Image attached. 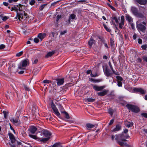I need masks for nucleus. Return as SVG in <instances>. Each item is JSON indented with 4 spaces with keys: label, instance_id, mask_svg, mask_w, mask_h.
<instances>
[{
    "label": "nucleus",
    "instance_id": "c03bdc74",
    "mask_svg": "<svg viewBox=\"0 0 147 147\" xmlns=\"http://www.w3.org/2000/svg\"><path fill=\"white\" fill-rule=\"evenodd\" d=\"M61 15H59L57 16V20H56L57 22H58V21L60 18H61Z\"/></svg>",
    "mask_w": 147,
    "mask_h": 147
},
{
    "label": "nucleus",
    "instance_id": "dca6fc26",
    "mask_svg": "<svg viewBox=\"0 0 147 147\" xmlns=\"http://www.w3.org/2000/svg\"><path fill=\"white\" fill-rule=\"evenodd\" d=\"M37 130V128L33 126L30 127L29 129L30 132L32 134H34Z\"/></svg>",
    "mask_w": 147,
    "mask_h": 147
},
{
    "label": "nucleus",
    "instance_id": "f03ea898",
    "mask_svg": "<svg viewBox=\"0 0 147 147\" xmlns=\"http://www.w3.org/2000/svg\"><path fill=\"white\" fill-rule=\"evenodd\" d=\"M129 136L125 135L123 134H119L118 135H116L115 140L117 141V142L121 146H123L124 143L123 142H121L125 141H126V139L129 138Z\"/></svg>",
    "mask_w": 147,
    "mask_h": 147
},
{
    "label": "nucleus",
    "instance_id": "338daca9",
    "mask_svg": "<svg viewBox=\"0 0 147 147\" xmlns=\"http://www.w3.org/2000/svg\"><path fill=\"white\" fill-rule=\"evenodd\" d=\"M24 71H21L18 72V73L20 74H23Z\"/></svg>",
    "mask_w": 147,
    "mask_h": 147
},
{
    "label": "nucleus",
    "instance_id": "a878e982",
    "mask_svg": "<svg viewBox=\"0 0 147 147\" xmlns=\"http://www.w3.org/2000/svg\"><path fill=\"white\" fill-rule=\"evenodd\" d=\"M86 126L87 129H91L94 127L95 125H94L90 123H87L86 124Z\"/></svg>",
    "mask_w": 147,
    "mask_h": 147
},
{
    "label": "nucleus",
    "instance_id": "f3484780",
    "mask_svg": "<svg viewBox=\"0 0 147 147\" xmlns=\"http://www.w3.org/2000/svg\"><path fill=\"white\" fill-rule=\"evenodd\" d=\"M108 92V90H104L101 92H98V96H103L106 94Z\"/></svg>",
    "mask_w": 147,
    "mask_h": 147
},
{
    "label": "nucleus",
    "instance_id": "2f4dec72",
    "mask_svg": "<svg viewBox=\"0 0 147 147\" xmlns=\"http://www.w3.org/2000/svg\"><path fill=\"white\" fill-rule=\"evenodd\" d=\"M86 100H87L89 102H94L95 101V99H94V98H87L86 99Z\"/></svg>",
    "mask_w": 147,
    "mask_h": 147
},
{
    "label": "nucleus",
    "instance_id": "774afa93",
    "mask_svg": "<svg viewBox=\"0 0 147 147\" xmlns=\"http://www.w3.org/2000/svg\"><path fill=\"white\" fill-rule=\"evenodd\" d=\"M143 59L144 61L147 62V57H144L143 58Z\"/></svg>",
    "mask_w": 147,
    "mask_h": 147
},
{
    "label": "nucleus",
    "instance_id": "4468645a",
    "mask_svg": "<svg viewBox=\"0 0 147 147\" xmlns=\"http://www.w3.org/2000/svg\"><path fill=\"white\" fill-rule=\"evenodd\" d=\"M8 135L11 143H14L16 141V139L14 135L11 133H9Z\"/></svg>",
    "mask_w": 147,
    "mask_h": 147
},
{
    "label": "nucleus",
    "instance_id": "680f3d73",
    "mask_svg": "<svg viewBox=\"0 0 147 147\" xmlns=\"http://www.w3.org/2000/svg\"><path fill=\"white\" fill-rule=\"evenodd\" d=\"M9 125H10V128L11 129V130H12L15 133V131L14 130V129H13V128L11 127L10 123H9Z\"/></svg>",
    "mask_w": 147,
    "mask_h": 147
},
{
    "label": "nucleus",
    "instance_id": "6ab92c4d",
    "mask_svg": "<svg viewBox=\"0 0 147 147\" xmlns=\"http://www.w3.org/2000/svg\"><path fill=\"white\" fill-rule=\"evenodd\" d=\"M76 18V16L74 14H70L69 16V22L70 23V20H74Z\"/></svg>",
    "mask_w": 147,
    "mask_h": 147
},
{
    "label": "nucleus",
    "instance_id": "052dcab7",
    "mask_svg": "<svg viewBox=\"0 0 147 147\" xmlns=\"http://www.w3.org/2000/svg\"><path fill=\"white\" fill-rule=\"evenodd\" d=\"M115 136H116V135H112V136H111V138H112V139L113 140H114L115 139Z\"/></svg>",
    "mask_w": 147,
    "mask_h": 147
},
{
    "label": "nucleus",
    "instance_id": "13d9d810",
    "mask_svg": "<svg viewBox=\"0 0 147 147\" xmlns=\"http://www.w3.org/2000/svg\"><path fill=\"white\" fill-rule=\"evenodd\" d=\"M109 113L111 115H113V112L111 110H109Z\"/></svg>",
    "mask_w": 147,
    "mask_h": 147
},
{
    "label": "nucleus",
    "instance_id": "412c9836",
    "mask_svg": "<svg viewBox=\"0 0 147 147\" xmlns=\"http://www.w3.org/2000/svg\"><path fill=\"white\" fill-rule=\"evenodd\" d=\"M126 19L129 22L131 23L133 22V19L129 15H127L125 16Z\"/></svg>",
    "mask_w": 147,
    "mask_h": 147
},
{
    "label": "nucleus",
    "instance_id": "473e14b6",
    "mask_svg": "<svg viewBox=\"0 0 147 147\" xmlns=\"http://www.w3.org/2000/svg\"><path fill=\"white\" fill-rule=\"evenodd\" d=\"M59 108L61 113H63V112H64L63 111V107H62L60 105L59 106Z\"/></svg>",
    "mask_w": 147,
    "mask_h": 147
},
{
    "label": "nucleus",
    "instance_id": "37998d69",
    "mask_svg": "<svg viewBox=\"0 0 147 147\" xmlns=\"http://www.w3.org/2000/svg\"><path fill=\"white\" fill-rule=\"evenodd\" d=\"M24 87L26 90L29 91L30 90L29 88L26 85H24Z\"/></svg>",
    "mask_w": 147,
    "mask_h": 147
},
{
    "label": "nucleus",
    "instance_id": "9b49d317",
    "mask_svg": "<svg viewBox=\"0 0 147 147\" xmlns=\"http://www.w3.org/2000/svg\"><path fill=\"white\" fill-rule=\"evenodd\" d=\"M124 16H122L121 17V22L119 24V27L121 29H123L124 27Z\"/></svg>",
    "mask_w": 147,
    "mask_h": 147
},
{
    "label": "nucleus",
    "instance_id": "c756f323",
    "mask_svg": "<svg viewBox=\"0 0 147 147\" xmlns=\"http://www.w3.org/2000/svg\"><path fill=\"white\" fill-rule=\"evenodd\" d=\"M103 26L104 28L107 31L109 32H111V30L109 28H108L105 24H103Z\"/></svg>",
    "mask_w": 147,
    "mask_h": 147
},
{
    "label": "nucleus",
    "instance_id": "3c124183",
    "mask_svg": "<svg viewBox=\"0 0 147 147\" xmlns=\"http://www.w3.org/2000/svg\"><path fill=\"white\" fill-rule=\"evenodd\" d=\"M43 83H47L49 84L50 82V81L47 80H44L43 81Z\"/></svg>",
    "mask_w": 147,
    "mask_h": 147
},
{
    "label": "nucleus",
    "instance_id": "6e6d98bb",
    "mask_svg": "<svg viewBox=\"0 0 147 147\" xmlns=\"http://www.w3.org/2000/svg\"><path fill=\"white\" fill-rule=\"evenodd\" d=\"M110 42L112 45H113L114 43V41L112 39H111Z\"/></svg>",
    "mask_w": 147,
    "mask_h": 147
},
{
    "label": "nucleus",
    "instance_id": "79ce46f5",
    "mask_svg": "<svg viewBox=\"0 0 147 147\" xmlns=\"http://www.w3.org/2000/svg\"><path fill=\"white\" fill-rule=\"evenodd\" d=\"M116 78L119 80L120 81H122L123 80L122 78L120 76H117L116 77Z\"/></svg>",
    "mask_w": 147,
    "mask_h": 147
},
{
    "label": "nucleus",
    "instance_id": "8fccbe9b",
    "mask_svg": "<svg viewBox=\"0 0 147 147\" xmlns=\"http://www.w3.org/2000/svg\"><path fill=\"white\" fill-rule=\"evenodd\" d=\"M34 41L36 43H38L39 41V40L38 38H35L34 39Z\"/></svg>",
    "mask_w": 147,
    "mask_h": 147
},
{
    "label": "nucleus",
    "instance_id": "4d7b16f0",
    "mask_svg": "<svg viewBox=\"0 0 147 147\" xmlns=\"http://www.w3.org/2000/svg\"><path fill=\"white\" fill-rule=\"evenodd\" d=\"M138 43L139 44H141L142 43V40L141 39L139 38L138 39Z\"/></svg>",
    "mask_w": 147,
    "mask_h": 147
},
{
    "label": "nucleus",
    "instance_id": "09e8293b",
    "mask_svg": "<svg viewBox=\"0 0 147 147\" xmlns=\"http://www.w3.org/2000/svg\"><path fill=\"white\" fill-rule=\"evenodd\" d=\"M67 32V30H65L64 31H62L60 33V35H63L64 34Z\"/></svg>",
    "mask_w": 147,
    "mask_h": 147
},
{
    "label": "nucleus",
    "instance_id": "bf43d9fd",
    "mask_svg": "<svg viewBox=\"0 0 147 147\" xmlns=\"http://www.w3.org/2000/svg\"><path fill=\"white\" fill-rule=\"evenodd\" d=\"M3 5L5 6H7L8 5V3L7 2H3Z\"/></svg>",
    "mask_w": 147,
    "mask_h": 147
},
{
    "label": "nucleus",
    "instance_id": "69168bd1",
    "mask_svg": "<svg viewBox=\"0 0 147 147\" xmlns=\"http://www.w3.org/2000/svg\"><path fill=\"white\" fill-rule=\"evenodd\" d=\"M91 72V70H88L86 71V73L87 74H88L90 73Z\"/></svg>",
    "mask_w": 147,
    "mask_h": 147
},
{
    "label": "nucleus",
    "instance_id": "7c9ffc66",
    "mask_svg": "<svg viewBox=\"0 0 147 147\" xmlns=\"http://www.w3.org/2000/svg\"><path fill=\"white\" fill-rule=\"evenodd\" d=\"M63 113L65 115V117L67 119H69V116L66 112L64 111Z\"/></svg>",
    "mask_w": 147,
    "mask_h": 147
},
{
    "label": "nucleus",
    "instance_id": "bb28decb",
    "mask_svg": "<svg viewBox=\"0 0 147 147\" xmlns=\"http://www.w3.org/2000/svg\"><path fill=\"white\" fill-rule=\"evenodd\" d=\"M52 147H62L60 143H56L54 144Z\"/></svg>",
    "mask_w": 147,
    "mask_h": 147
},
{
    "label": "nucleus",
    "instance_id": "9d476101",
    "mask_svg": "<svg viewBox=\"0 0 147 147\" xmlns=\"http://www.w3.org/2000/svg\"><path fill=\"white\" fill-rule=\"evenodd\" d=\"M104 73L105 75L107 77H111L113 73V72H111L110 70L107 68L104 71Z\"/></svg>",
    "mask_w": 147,
    "mask_h": 147
},
{
    "label": "nucleus",
    "instance_id": "0e129e2a",
    "mask_svg": "<svg viewBox=\"0 0 147 147\" xmlns=\"http://www.w3.org/2000/svg\"><path fill=\"white\" fill-rule=\"evenodd\" d=\"M128 132V130L127 129H125L124 130V133L125 134L127 133Z\"/></svg>",
    "mask_w": 147,
    "mask_h": 147
},
{
    "label": "nucleus",
    "instance_id": "a211bd4d",
    "mask_svg": "<svg viewBox=\"0 0 147 147\" xmlns=\"http://www.w3.org/2000/svg\"><path fill=\"white\" fill-rule=\"evenodd\" d=\"M46 34L45 33H40L38 35V37L41 40H42L46 36Z\"/></svg>",
    "mask_w": 147,
    "mask_h": 147
},
{
    "label": "nucleus",
    "instance_id": "864d4df0",
    "mask_svg": "<svg viewBox=\"0 0 147 147\" xmlns=\"http://www.w3.org/2000/svg\"><path fill=\"white\" fill-rule=\"evenodd\" d=\"M8 19V18L6 16H4L2 18V20L3 21H6Z\"/></svg>",
    "mask_w": 147,
    "mask_h": 147
},
{
    "label": "nucleus",
    "instance_id": "1a4fd4ad",
    "mask_svg": "<svg viewBox=\"0 0 147 147\" xmlns=\"http://www.w3.org/2000/svg\"><path fill=\"white\" fill-rule=\"evenodd\" d=\"M93 89L96 91H100L103 89L105 88L104 86H99L96 85L92 86Z\"/></svg>",
    "mask_w": 147,
    "mask_h": 147
},
{
    "label": "nucleus",
    "instance_id": "b1692460",
    "mask_svg": "<svg viewBox=\"0 0 147 147\" xmlns=\"http://www.w3.org/2000/svg\"><path fill=\"white\" fill-rule=\"evenodd\" d=\"M57 87L56 85L54 83L50 85L49 88H51V90L53 91L54 89H55Z\"/></svg>",
    "mask_w": 147,
    "mask_h": 147
},
{
    "label": "nucleus",
    "instance_id": "c9c22d12",
    "mask_svg": "<svg viewBox=\"0 0 147 147\" xmlns=\"http://www.w3.org/2000/svg\"><path fill=\"white\" fill-rule=\"evenodd\" d=\"M3 112L4 114V117L5 118H6L7 117L8 113L6 111H3Z\"/></svg>",
    "mask_w": 147,
    "mask_h": 147
},
{
    "label": "nucleus",
    "instance_id": "49530a36",
    "mask_svg": "<svg viewBox=\"0 0 147 147\" xmlns=\"http://www.w3.org/2000/svg\"><path fill=\"white\" fill-rule=\"evenodd\" d=\"M141 47L143 49L146 50L147 47V46L146 45H143Z\"/></svg>",
    "mask_w": 147,
    "mask_h": 147
},
{
    "label": "nucleus",
    "instance_id": "2eb2a0df",
    "mask_svg": "<svg viewBox=\"0 0 147 147\" xmlns=\"http://www.w3.org/2000/svg\"><path fill=\"white\" fill-rule=\"evenodd\" d=\"M124 124L126 126L128 127H132L133 124V123L132 122H129L127 121H124Z\"/></svg>",
    "mask_w": 147,
    "mask_h": 147
},
{
    "label": "nucleus",
    "instance_id": "393cba45",
    "mask_svg": "<svg viewBox=\"0 0 147 147\" xmlns=\"http://www.w3.org/2000/svg\"><path fill=\"white\" fill-rule=\"evenodd\" d=\"M121 127L119 125H117L116 127L114 128L112 131H117L121 129Z\"/></svg>",
    "mask_w": 147,
    "mask_h": 147
},
{
    "label": "nucleus",
    "instance_id": "f257e3e1",
    "mask_svg": "<svg viewBox=\"0 0 147 147\" xmlns=\"http://www.w3.org/2000/svg\"><path fill=\"white\" fill-rule=\"evenodd\" d=\"M42 133L43 135L46 138H42L37 137L36 136L32 135L30 134H29V136L30 137L38 141L45 142L48 141L50 139L51 133L50 131L46 130H43Z\"/></svg>",
    "mask_w": 147,
    "mask_h": 147
},
{
    "label": "nucleus",
    "instance_id": "e433bc0d",
    "mask_svg": "<svg viewBox=\"0 0 147 147\" xmlns=\"http://www.w3.org/2000/svg\"><path fill=\"white\" fill-rule=\"evenodd\" d=\"M112 19L113 20H114L116 23H118L119 22V18L118 19L116 17H114L112 18Z\"/></svg>",
    "mask_w": 147,
    "mask_h": 147
},
{
    "label": "nucleus",
    "instance_id": "cd10ccee",
    "mask_svg": "<svg viewBox=\"0 0 147 147\" xmlns=\"http://www.w3.org/2000/svg\"><path fill=\"white\" fill-rule=\"evenodd\" d=\"M55 114L57 116H59L60 115V113L59 112L57 108L53 110Z\"/></svg>",
    "mask_w": 147,
    "mask_h": 147
},
{
    "label": "nucleus",
    "instance_id": "aec40b11",
    "mask_svg": "<svg viewBox=\"0 0 147 147\" xmlns=\"http://www.w3.org/2000/svg\"><path fill=\"white\" fill-rule=\"evenodd\" d=\"M108 64L109 65V66L111 69L112 71V72L113 73V74H115V75H118V73L117 72H116L115 71V70L113 69V66L111 65V62L110 61H109L108 62Z\"/></svg>",
    "mask_w": 147,
    "mask_h": 147
},
{
    "label": "nucleus",
    "instance_id": "a18cd8bd",
    "mask_svg": "<svg viewBox=\"0 0 147 147\" xmlns=\"http://www.w3.org/2000/svg\"><path fill=\"white\" fill-rule=\"evenodd\" d=\"M141 115L142 116L147 118V113H142Z\"/></svg>",
    "mask_w": 147,
    "mask_h": 147
},
{
    "label": "nucleus",
    "instance_id": "6e6552de",
    "mask_svg": "<svg viewBox=\"0 0 147 147\" xmlns=\"http://www.w3.org/2000/svg\"><path fill=\"white\" fill-rule=\"evenodd\" d=\"M133 90L134 92H139L142 94H145L146 92V90L141 88H134Z\"/></svg>",
    "mask_w": 147,
    "mask_h": 147
},
{
    "label": "nucleus",
    "instance_id": "603ef678",
    "mask_svg": "<svg viewBox=\"0 0 147 147\" xmlns=\"http://www.w3.org/2000/svg\"><path fill=\"white\" fill-rule=\"evenodd\" d=\"M5 46L4 45L2 44L0 45V49H2L5 48Z\"/></svg>",
    "mask_w": 147,
    "mask_h": 147
},
{
    "label": "nucleus",
    "instance_id": "c85d7f7f",
    "mask_svg": "<svg viewBox=\"0 0 147 147\" xmlns=\"http://www.w3.org/2000/svg\"><path fill=\"white\" fill-rule=\"evenodd\" d=\"M23 53V51H20V52L17 53L16 55V56L17 57H20L22 55Z\"/></svg>",
    "mask_w": 147,
    "mask_h": 147
},
{
    "label": "nucleus",
    "instance_id": "ddd939ff",
    "mask_svg": "<svg viewBox=\"0 0 147 147\" xmlns=\"http://www.w3.org/2000/svg\"><path fill=\"white\" fill-rule=\"evenodd\" d=\"M134 1L140 4L143 5L146 4L147 2V0H134Z\"/></svg>",
    "mask_w": 147,
    "mask_h": 147
},
{
    "label": "nucleus",
    "instance_id": "4be33fe9",
    "mask_svg": "<svg viewBox=\"0 0 147 147\" xmlns=\"http://www.w3.org/2000/svg\"><path fill=\"white\" fill-rule=\"evenodd\" d=\"M95 43V41L91 38L88 42V44L90 47H91L93 44Z\"/></svg>",
    "mask_w": 147,
    "mask_h": 147
},
{
    "label": "nucleus",
    "instance_id": "7ed1b4c3",
    "mask_svg": "<svg viewBox=\"0 0 147 147\" xmlns=\"http://www.w3.org/2000/svg\"><path fill=\"white\" fill-rule=\"evenodd\" d=\"M28 16L27 14L24 11H21L19 13H17L16 16L15 18H18L20 21L24 20H26Z\"/></svg>",
    "mask_w": 147,
    "mask_h": 147
},
{
    "label": "nucleus",
    "instance_id": "ea45409f",
    "mask_svg": "<svg viewBox=\"0 0 147 147\" xmlns=\"http://www.w3.org/2000/svg\"><path fill=\"white\" fill-rule=\"evenodd\" d=\"M122 83L121 81H117V85H118V86L121 87L122 86Z\"/></svg>",
    "mask_w": 147,
    "mask_h": 147
},
{
    "label": "nucleus",
    "instance_id": "de8ad7c7",
    "mask_svg": "<svg viewBox=\"0 0 147 147\" xmlns=\"http://www.w3.org/2000/svg\"><path fill=\"white\" fill-rule=\"evenodd\" d=\"M35 3V1L34 0H32L29 3L31 5H32Z\"/></svg>",
    "mask_w": 147,
    "mask_h": 147
},
{
    "label": "nucleus",
    "instance_id": "39448f33",
    "mask_svg": "<svg viewBox=\"0 0 147 147\" xmlns=\"http://www.w3.org/2000/svg\"><path fill=\"white\" fill-rule=\"evenodd\" d=\"M137 24L136 25V28L138 31H140L143 32H144L146 29V26L142 25L141 23H140L139 21L137 22Z\"/></svg>",
    "mask_w": 147,
    "mask_h": 147
},
{
    "label": "nucleus",
    "instance_id": "f704fd0d",
    "mask_svg": "<svg viewBox=\"0 0 147 147\" xmlns=\"http://www.w3.org/2000/svg\"><path fill=\"white\" fill-rule=\"evenodd\" d=\"M131 10L134 13H135L136 12V9L134 7H132L131 8Z\"/></svg>",
    "mask_w": 147,
    "mask_h": 147
},
{
    "label": "nucleus",
    "instance_id": "e2e57ef3",
    "mask_svg": "<svg viewBox=\"0 0 147 147\" xmlns=\"http://www.w3.org/2000/svg\"><path fill=\"white\" fill-rule=\"evenodd\" d=\"M142 61V59L140 58L137 59V61L139 62H141Z\"/></svg>",
    "mask_w": 147,
    "mask_h": 147
},
{
    "label": "nucleus",
    "instance_id": "72a5a7b5",
    "mask_svg": "<svg viewBox=\"0 0 147 147\" xmlns=\"http://www.w3.org/2000/svg\"><path fill=\"white\" fill-rule=\"evenodd\" d=\"M18 9L16 7H12L11 9V11H16V12L18 13Z\"/></svg>",
    "mask_w": 147,
    "mask_h": 147
},
{
    "label": "nucleus",
    "instance_id": "f8f14e48",
    "mask_svg": "<svg viewBox=\"0 0 147 147\" xmlns=\"http://www.w3.org/2000/svg\"><path fill=\"white\" fill-rule=\"evenodd\" d=\"M57 83L58 86H60L63 85L64 82V78H57L56 79Z\"/></svg>",
    "mask_w": 147,
    "mask_h": 147
},
{
    "label": "nucleus",
    "instance_id": "4c0bfd02",
    "mask_svg": "<svg viewBox=\"0 0 147 147\" xmlns=\"http://www.w3.org/2000/svg\"><path fill=\"white\" fill-rule=\"evenodd\" d=\"M47 5V4H43L39 8V9L40 10H42Z\"/></svg>",
    "mask_w": 147,
    "mask_h": 147
},
{
    "label": "nucleus",
    "instance_id": "20e7f679",
    "mask_svg": "<svg viewBox=\"0 0 147 147\" xmlns=\"http://www.w3.org/2000/svg\"><path fill=\"white\" fill-rule=\"evenodd\" d=\"M126 107L128 109L134 113H137L140 111L139 108L136 106L130 104H127L126 105Z\"/></svg>",
    "mask_w": 147,
    "mask_h": 147
},
{
    "label": "nucleus",
    "instance_id": "58836bf2",
    "mask_svg": "<svg viewBox=\"0 0 147 147\" xmlns=\"http://www.w3.org/2000/svg\"><path fill=\"white\" fill-rule=\"evenodd\" d=\"M51 106L53 110L54 109H55L57 108L56 107L55 105L53 103H51Z\"/></svg>",
    "mask_w": 147,
    "mask_h": 147
},
{
    "label": "nucleus",
    "instance_id": "5fc2aeb1",
    "mask_svg": "<svg viewBox=\"0 0 147 147\" xmlns=\"http://www.w3.org/2000/svg\"><path fill=\"white\" fill-rule=\"evenodd\" d=\"M113 122H114V120L113 119H112L110 121V122L109 123V125H112L113 123Z\"/></svg>",
    "mask_w": 147,
    "mask_h": 147
},
{
    "label": "nucleus",
    "instance_id": "5701e85b",
    "mask_svg": "<svg viewBox=\"0 0 147 147\" xmlns=\"http://www.w3.org/2000/svg\"><path fill=\"white\" fill-rule=\"evenodd\" d=\"M55 53V52L54 51H52L51 52H48L47 55L45 56V57L46 58H48L49 57L53 55Z\"/></svg>",
    "mask_w": 147,
    "mask_h": 147
},
{
    "label": "nucleus",
    "instance_id": "423d86ee",
    "mask_svg": "<svg viewBox=\"0 0 147 147\" xmlns=\"http://www.w3.org/2000/svg\"><path fill=\"white\" fill-rule=\"evenodd\" d=\"M10 120L16 126H18L20 124V121L18 118H11Z\"/></svg>",
    "mask_w": 147,
    "mask_h": 147
},
{
    "label": "nucleus",
    "instance_id": "a19ab883",
    "mask_svg": "<svg viewBox=\"0 0 147 147\" xmlns=\"http://www.w3.org/2000/svg\"><path fill=\"white\" fill-rule=\"evenodd\" d=\"M40 71V69H34L33 70V72L34 74H37Z\"/></svg>",
    "mask_w": 147,
    "mask_h": 147
},
{
    "label": "nucleus",
    "instance_id": "0eeeda50",
    "mask_svg": "<svg viewBox=\"0 0 147 147\" xmlns=\"http://www.w3.org/2000/svg\"><path fill=\"white\" fill-rule=\"evenodd\" d=\"M29 64V61L28 59L23 60L22 64H20L18 67V68L20 69H24V67H26Z\"/></svg>",
    "mask_w": 147,
    "mask_h": 147
}]
</instances>
